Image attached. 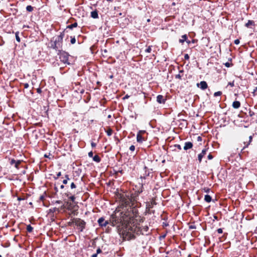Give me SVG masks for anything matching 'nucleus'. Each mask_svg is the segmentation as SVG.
<instances>
[{
  "label": "nucleus",
  "mask_w": 257,
  "mask_h": 257,
  "mask_svg": "<svg viewBox=\"0 0 257 257\" xmlns=\"http://www.w3.org/2000/svg\"><path fill=\"white\" fill-rule=\"evenodd\" d=\"M240 102L239 101H234L232 103V107L235 109H237L240 107Z\"/></svg>",
  "instance_id": "17"
},
{
  "label": "nucleus",
  "mask_w": 257,
  "mask_h": 257,
  "mask_svg": "<svg viewBox=\"0 0 257 257\" xmlns=\"http://www.w3.org/2000/svg\"><path fill=\"white\" fill-rule=\"evenodd\" d=\"M61 176V173L60 172H58L57 174H56V177H54V179H58V178L59 177H60Z\"/></svg>",
  "instance_id": "39"
},
{
  "label": "nucleus",
  "mask_w": 257,
  "mask_h": 257,
  "mask_svg": "<svg viewBox=\"0 0 257 257\" xmlns=\"http://www.w3.org/2000/svg\"><path fill=\"white\" fill-rule=\"evenodd\" d=\"M212 198L209 195H205L204 200L208 203H209L211 201Z\"/></svg>",
  "instance_id": "22"
},
{
  "label": "nucleus",
  "mask_w": 257,
  "mask_h": 257,
  "mask_svg": "<svg viewBox=\"0 0 257 257\" xmlns=\"http://www.w3.org/2000/svg\"><path fill=\"white\" fill-rule=\"evenodd\" d=\"M193 143L191 142H187L185 143L184 146V150L187 151L189 149H191L193 148Z\"/></svg>",
  "instance_id": "14"
},
{
  "label": "nucleus",
  "mask_w": 257,
  "mask_h": 257,
  "mask_svg": "<svg viewBox=\"0 0 257 257\" xmlns=\"http://www.w3.org/2000/svg\"><path fill=\"white\" fill-rule=\"evenodd\" d=\"M67 183H68V181L67 180V179H64V180H63V183L64 184H67Z\"/></svg>",
  "instance_id": "58"
},
{
  "label": "nucleus",
  "mask_w": 257,
  "mask_h": 257,
  "mask_svg": "<svg viewBox=\"0 0 257 257\" xmlns=\"http://www.w3.org/2000/svg\"><path fill=\"white\" fill-rule=\"evenodd\" d=\"M55 203L57 204H60L61 203H62V201L61 200H57L56 201Z\"/></svg>",
  "instance_id": "63"
},
{
  "label": "nucleus",
  "mask_w": 257,
  "mask_h": 257,
  "mask_svg": "<svg viewBox=\"0 0 257 257\" xmlns=\"http://www.w3.org/2000/svg\"><path fill=\"white\" fill-rule=\"evenodd\" d=\"M203 190L204 191V192L208 193L209 192L210 189L207 187H205L203 188Z\"/></svg>",
  "instance_id": "46"
},
{
  "label": "nucleus",
  "mask_w": 257,
  "mask_h": 257,
  "mask_svg": "<svg viewBox=\"0 0 257 257\" xmlns=\"http://www.w3.org/2000/svg\"><path fill=\"white\" fill-rule=\"evenodd\" d=\"M138 229V231H140V233L142 234L148 235L149 233H148L149 230V227L147 225L142 226V227H139Z\"/></svg>",
  "instance_id": "11"
},
{
  "label": "nucleus",
  "mask_w": 257,
  "mask_h": 257,
  "mask_svg": "<svg viewBox=\"0 0 257 257\" xmlns=\"http://www.w3.org/2000/svg\"><path fill=\"white\" fill-rule=\"evenodd\" d=\"M118 173H120L122 174L123 173V171L122 169L118 170L117 171H115V174L116 175H118Z\"/></svg>",
  "instance_id": "32"
},
{
  "label": "nucleus",
  "mask_w": 257,
  "mask_h": 257,
  "mask_svg": "<svg viewBox=\"0 0 257 257\" xmlns=\"http://www.w3.org/2000/svg\"><path fill=\"white\" fill-rule=\"evenodd\" d=\"M73 222L79 227L80 231H83L85 227L86 222L79 218H74L73 219Z\"/></svg>",
  "instance_id": "5"
},
{
  "label": "nucleus",
  "mask_w": 257,
  "mask_h": 257,
  "mask_svg": "<svg viewBox=\"0 0 257 257\" xmlns=\"http://www.w3.org/2000/svg\"><path fill=\"white\" fill-rule=\"evenodd\" d=\"M169 225V224L167 223H165V222H163V226L164 227H166V226H168Z\"/></svg>",
  "instance_id": "61"
},
{
  "label": "nucleus",
  "mask_w": 257,
  "mask_h": 257,
  "mask_svg": "<svg viewBox=\"0 0 257 257\" xmlns=\"http://www.w3.org/2000/svg\"><path fill=\"white\" fill-rule=\"evenodd\" d=\"M26 10L29 12H31L33 11L34 8L31 6H27L26 7Z\"/></svg>",
  "instance_id": "27"
},
{
  "label": "nucleus",
  "mask_w": 257,
  "mask_h": 257,
  "mask_svg": "<svg viewBox=\"0 0 257 257\" xmlns=\"http://www.w3.org/2000/svg\"><path fill=\"white\" fill-rule=\"evenodd\" d=\"M105 132L107 134L108 136H110L112 135L113 131L110 127H108L107 130L105 131Z\"/></svg>",
  "instance_id": "25"
},
{
  "label": "nucleus",
  "mask_w": 257,
  "mask_h": 257,
  "mask_svg": "<svg viewBox=\"0 0 257 257\" xmlns=\"http://www.w3.org/2000/svg\"><path fill=\"white\" fill-rule=\"evenodd\" d=\"M252 140V136H250L249 137L248 141H244L243 144L244 146L243 148V149H244L245 148H247L249 146V145L250 144Z\"/></svg>",
  "instance_id": "15"
},
{
  "label": "nucleus",
  "mask_w": 257,
  "mask_h": 257,
  "mask_svg": "<svg viewBox=\"0 0 257 257\" xmlns=\"http://www.w3.org/2000/svg\"><path fill=\"white\" fill-rule=\"evenodd\" d=\"M97 222L99 226L101 227H105L108 224H110L109 220H105L103 217H101L98 219Z\"/></svg>",
  "instance_id": "8"
},
{
  "label": "nucleus",
  "mask_w": 257,
  "mask_h": 257,
  "mask_svg": "<svg viewBox=\"0 0 257 257\" xmlns=\"http://www.w3.org/2000/svg\"><path fill=\"white\" fill-rule=\"evenodd\" d=\"M222 94V92L221 91H217V92H216L214 93V96H220Z\"/></svg>",
  "instance_id": "34"
},
{
  "label": "nucleus",
  "mask_w": 257,
  "mask_h": 257,
  "mask_svg": "<svg viewBox=\"0 0 257 257\" xmlns=\"http://www.w3.org/2000/svg\"><path fill=\"white\" fill-rule=\"evenodd\" d=\"M77 23L75 22L71 25L67 26V29H72L74 28L77 27Z\"/></svg>",
  "instance_id": "23"
},
{
  "label": "nucleus",
  "mask_w": 257,
  "mask_h": 257,
  "mask_svg": "<svg viewBox=\"0 0 257 257\" xmlns=\"http://www.w3.org/2000/svg\"><path fill=\"white\" fill-rule=\"evenodd\" d=\"M23 85L25 88H28L29 86V85L28 83H24Z\"/></svg>",
  "instance_id": "52"
},
{
  "label": "nucleus",
  "mask_w": 257,
  "mask_h": 257,
  "mask_svg": "<svg viewBox=\"0 0 257 257\" xmlns=\"http://www.w3.org/2000/svg\"><path fill=\"white\" fill-rule=\"evenodd\" d=\"M66 196L72 202H74L75 200V197L74 195H71L70 193H67L65 194Z\"/></svg>",
  "instance_id": "18"
},
{
  "label": "nucleus",
  "mask_w": 257,
  "mask_h": 257,
  "mask_svg": "<svg viewBox=\"0 0 257 257\" xmlns=\"http://www.w3.org/2000/svg\"><path fill=\"white\" fill-rule=\"evenodd\" d=\"M151 209L152 208H148L147 206H146V211H147V212L149 213V214L154 213H155V210H152Z\"/></svg>",
  "instance_id": "28"
},
{
  "label": "nucleus",
  "mask_w": 257,
  "mask_h": 257,
  "mask_svg": "<svg viewBox=\"0 0 257 257\" xmlns=\"http://www.w3.org/2000/svg\"><path fill=\"white\" fill-rule=\"evenodd\" d=\"M152 51V46H149L146 50L145 52L147 53H150Z\"/></svg>",
  "instance_id": "36"
},
{
  "label": "nucleus",
  "mask_w": 257,
  "mask_h": 257,
  "mask_svg": "<svg viewBox=\"0 0 257 257\" xmlns=\"http://www.w3.org/2000/svg\"><path fill=\"white\" fill-rule=\"evenodd\" d=\"M46 195V192H44L42 195L40 196V197L39 198V200L41 201H44Z\"/></svg>",
  "instance_id": "29"
},
{
  "label": "nucleus",
  "mask_w": 257,
  "mask_h": 257,
  "mask_svg": "<svg viewBox=\"0 0 257 257\" xmlns=\"http://www.w3.org/2000/svg\"><path fill=\"white\" fill-rule=\"evenodd\" d=\"M119 205L124 210L121 212L115 211L112 214L109 220V223L113 226H116L119 233H121L127 240L135 239L133 232L136 231L137 229L136 218L139 214L138 208L131 205L126 207L120 202Z\"/></svg>",
  "instance_id": "1"
},
{
  "label": "nucleus",
  "mask_w": 257,
  "mask_h": 257,
  "mask_svg": "<svg viewBox=\"0 0 257 257\" xmlns=\"http://www.w3.org/2000/svg\"><path fill=\"white\" fill-rule=\"evenodd\" d=\"M72 223H74L73 222V219L72 220V221H70L68 223V224L69 226H71V225L72 224Z\"/></svg>",
  "instance_id": "60"
},
{
  "label": "nucleus",
  "mask_w": 257,
  "mask_h": 257,
  "mask_svg": "<svg viewBox=\"0 0 257 257\" xmlns=\"http://www.w3.org/2000/svg\"><path fill=\"white\" fill-rule=\"evenodd\" d=\"M174 147L177 148L179 150H181V149H182V148H181V146L180 145H178V144L175 145L174 146Z\"/></svg>",
  "instance_id": "40"
},
{
  "label": "nucleus",
  "mask_w": 257,
  "mask_h": 257,
  "mask_svg": "<svg viewBox=\"0 0 257 257\" xmlns=\"http://www.w3.org/2000/svg\"><path fill=\"white\" fill-rule=\"evenodd\" d=\"M130 150L132 151V152H134L135 150V146L134 145H132L131 146H130Z\"/></svg>",
  "instance_id": "41"
},
{
  "label": "nucleus",
  "mask_w": 257,
  "mask_h": 257,
  "mask_svg": "<svg viewBox=\"0 0 257 257\" xmlns=\"http://www.w3.org/2000/svg\"><path fill=\"white\" fill-rule=\"evenodd\" d=\"M234 43L236 45H238L240 43V41L239 39H236L234 40Z\"/></svg>",
  "instance_id": "49"
},
{
  "label": "nucleus",
  "mask_w": 257,
  "mask_h": 257,
  "mask_svg": "<svg viewBox=\"0 0 257 257\" xmlns=\"http://www.w3.org/2000/svg\"><path fill=\"white\" fill-rule=\"evenodd\" d=\"M197 141H202V138L200 136H198L197 137Z\"/></svg>",
  "instance_id": "59"
},
{
  "label": "nucleus",
  "mask_w": 257,
  "mask_h": 257,
  "mask_svg": "<svg viewBox=\"0 0 257 257\" xmlns=\"http://www.w3.org/2000/svg\"><path fill=\"white\" fill-rule=\"evenodd\" d=\"M146 133L145 131H139L137 135V141L139 143H142L143 142L145 141V138L143 137V135Z\"/></svg>",
  "instance_id": "6"
},
{
  "label": "nucleus",
  "mask_w": 257,
  "mask_h": 257,
  "mask_svg": "<svg viewBox=\"0 0 257 257\" xmlns=\"http://www.w3.org/2000/svg\"><path fill=\"white\" fill-rule=\"evenodd\" d=\"M66 203L65 204H63V205L61 206V209H64V208H66Z\"/></svg>",
  "instance_id": "62"
},
{
  "label": "nucleus",
  "mask_w": 257,
  "mask_h": 257,
  "mask_svg": "<svg viewBox=\"0 0 257 257\" xmlns=\"http://www.w3.org/2000/svg\"><path fill=\"white\" fill-rule=\"evenodd\" d=\"M101 252V250L100 249V248H98L97 249V250H96V253H97V254L98 253H100Z\"/></svg>",
  "instance_id": "57"
},
{
  "label": "nucleus",
  "mask_w": 257,
  "mask_h": 257,
  "mask_svg": "<svg viewBox=\"0 0 257 257\" xmlns=\"http://www.w3.org/2000/svg\"><path fill=\"white\" fill-rule=\"evenodd\" d=\"M196 85L198 87L203 90L208 88V84L205 81H202L199 83H197Z\"/></svg>",
  "instance_id": "10"
},
{
  "label": "nucleus",
  "mask_w": 257,
  "mask_h": 257,
  "mask_svg": "<svg viewBox=\"0 0 257 257\" xmlns=\"http://www.w3.org/2000/svg\"><path fill=\"white\" fill-rule=\"evenodd\" d=\"M16 39L18 42H20L21 39L19 36V32L16 33Z\"/></svg>",
  "instance_id": "31"
},
{
  "label": "nucleus",
  "mask_w": 257,
  "mask_h": 257,
  "mask_svg": "<svg viewBox=\"0 0 257 257\" xmlns=\"http://www.w3.org/2000/svg\"><path fill=\"white\" fill-rule=\"evenodd\" d=\"M248 113H249V116H252L253 115H254V112L253 111H252L251 109L249 110Z\"/></svg>",
  "instance_id": "38"
},
{
  "label": "nucleus",
  "mask_w": 257,
  "mask_h": 257,
  "mask_svg": "<svg viewBox=\"0 0 257 257\" xmlns=\"http://www.w3.org/2000/svg\"><path fill=\"white\" fill-rule=\"evenodd\" d=\"M189 58H190V57H189V55H188V54H185L184 55V59H185V60H189Z\"/></svg>",
  "instance_id": "45"
},
{
  "label": "nucleus",
  "mask_w": 257,
  "mask_h": 257,
  "mask_svg": "<svg viewBox=\"0 0 257 257\" xmlns=\"http://www.w3.org/2000/svg\"><path fill=\"white\" fill-rule=\"evenodd\" d=\"M88 155L89 157H90V158H93V153L92 151H90V152H89Z\"/></svg>",
  "instance_id": "43"
},
{
  "label": "nucleus",
  "mask_w": 257,
  "mask_h": 257,
  "mask_svg": "<svg viewBox=\"0 0 257 257\" xmlns=\"http://www.w3.org/2000/svg\"><path fill=\"white\" fill-rule=\"evenodd\" d=\"M257 92V86L255 87L254 89H253V91L252 92L253 95L255 96V93Z\"/></svg>",
  "instance_id": "48"
},
{
  "label": "nucleus",
  "mask_w": 257,
  "mask_h": 257,
  "mask_svg": "<svg viewBox=\"0 0 257 257\" xmlns=\"http://www.w3.org/2000/svg\"><path fill=\"white\" fill-rule=\"evenodd\" d=\"M166 101V99H165L162 95H158L157 96V101L159 103H163L165 104Z\"/></svg>",
  "instance_id": "13"
},
{
  "label": "nucleus",
  "mask_w": 257,
  "mask_h": 257,
  "mask_svg": "<svg viewBox=\"0 0 257 257\" xmlns=\"http://www.w3.org/2000/svg\"><path fill=\"white\" fill-rule=\"evenodd\" d=\"M70 42H71V43L72 44H74L75 43V42H76V39H75V37H71V41H70Z\"/></svg>",
  "instance_id": "35"
},
{
  "label": "nucleus",
  "mask_w": 257,
  "mask_h": 257,
  "mask_svg": "<svg viewBox=\"0 0 257 257\" xmlns=\"http://www.w3.org/2000/svg\"><path fill=\"white\" fill-rule=\"evenodd\" d=\"M207 158L208 160H211L213 158V156L212 155V154L211 153H210L208 156H207Z\"/></svg>",
  "instance_id": "42"
},
{
  "label": "nucleus",
  "mask_w": 257,
  "mask_h": 257,
  "mask_svg": "<svg viewBox=\"0 0 257 257\" xmlns=\"http://www.w3.org/2000/svg\"><path fill=\"white\" fill-rule=\"evenodd\" d=\"M217 231L218 233H222V232H223V230H222V228H218L217 230Z\"/></svg>",
  "instance_id": "54"
},
{
  "label": "nucleus",
  "mask_w": 257,
  "mask_h": 257,
  "mask_svg": "<svg viewBox=\"0 0 257 257\" xmlns=\"http://www.w3.org/2000/svg\"><path fill=\"white\" fill-rule=\"evenodd\" d=\"M97 253L93 254L91 255V257H97Z\"/></svg>",
  "instance_id": "64"
},
{
  "label": "nucleus",
  "mask_w": 257,
  "mask_h": 257,
  "mask_svg": "<svg viewBox=\"0 0 257 257\" xmlns=\"http://www.w3.org/2000/svg\"><path fill=\"white\" fill-rule=\"evenodd\" d=\"M187 39V35L186 34L182 36V39L179 40V42L183 44L185 41H186Z\"/></svg>",
  "instance_id": "20"
},
{
  "label": "nucleus",
  "mask_w": 257,
  "mask_h": 257,
  "mask_svg": "<svg viewBox=\"0 0 257 257\" xmlns=\"http://www.w3.org/2000/svg\"><path fill=\"white\" fill-rule=\"evenodd\" d=\"M130 97V95H128V94H126L125 95L123 98H122V99L123 100H125L126 99H128L129 97Z\"/></svg>",
  "instance_id": "50"
},
{
  "label": "nucleus",
  "mask_w": 257,
  "mask_h": 257,
  "mask_svg": "<svg viewBox=\"0 0 257 257\" xmlns=\"http://www.w3.org/2000/svg\"><path fill=\"white\" fill-rule=\"evenodd\" d=\"M65 179H67V181L70 180L68 175L66 174L65 175Z\"/></svg>",
  "instance_id": "55"
},
{
  "label": "nucleus",
  "mask_w": 257,
  "mask_h": 257,
  "mask_svg": "<svg viewBox=\"0 0 257 257\" xmlns=\"http://www.w3.org/2000/svg\"><path fill=\"white\" fill-rule=\"evenodd\" d=\"M91 147L92 148H95L96 147V144L94 143V142H92L91 143Z\"/></svg>",
  "instance_id": "53"
},
{
  "label": "nucleus",
  "mask_w": 257,
  "mask_h": 257,
  "mask_svg": "<svg viewBox=\"0 0 257 257\" xmlns=\"http://www.w3.org/2000/svg\"><path fill=\"white\" fill-rule=\"evenodd\" d=\"M91 17L93 19H97L98 18V12L97 10H95L91 12Z\"/></svg>",
  "instance_id": "19"
},
{
  "label": "nucleus",
  "mask_w": 257,
  "mask_h": 257,
  "mask_svg": "<svg viewBox=\"0 0 257 257\" xmlns=\"http://www.w3.org/2000/svg\"><path fill=\"white\" fill-rule=\"evenodd\" d=\"M183 77V74H178L175 75V78L178 79L179 80H182V78Z\"/></svg>",
  "instance_id": "30"
},
{
  "label": "nucleus",
  "mask_w": 257,
  "mask_h": 257,
  "mask_svg": "<svg viewBox=\"0 0 257 257\" xmlns=\"http://www.w3.org/2000/svg\"><path fill=\"white\" fill-rule=\"evenodd\" d=\"M70 188L71 189H74L76 188V185L74 182H72L70 185Z\"/></svg>",
  "instance_id": "33"
},
{
  "label": "nucleus",
  "mask_w": 257,
  "mask_h": 257,
  "mask_svg": "<svg viewBox=\"0 0 257 257\" xmlns=\"http://www.w3.org/2000/svg\"><path fill=\"white\" fill-rule=\"evenodd\" d=\"M250 25H254V22L252 20H248L247 23L245 24L246 27H249Z\"/></svg>",
  "instance_id": "24"
},
{
  "label": "nucleus",
  "mask_w": 257,
  "mask_h": 257,
  "mask_svg": "<svg viewBox=\"0 0 257 257\" xmlns=\"http://www.w3.org/2000/svg\"><path fill=\"white\" fill-rule=\"evenodd\" d=\"M228 85H230L231 87H233L234 86V81L228 82Z\"/></svg>",
  "instance_id": "44"
},
{
  "label": "nucleus",
  "mask_w": 257,
  "mask_h": 257,
  "mask_svg": "<svg viewBox=\"0 0 257 257\" xmlns=\"http://www.w3.org/2000/svg\"><path fill=\"white\" fill-rule=\"evenodd\" d=\"M33 230V227L30 225H28L27 226V230L29 232H32Z\"/></svg>",
  "instance_id": "26"
},
{
  "label": "nucleus",
  "mask_w": 257,
  "mask_h": 257,
  "mask_svg": "<svg viewBox=\"0 0 257 257\" xmlns=\"http://www.w3.org/2000/svg\"><path fill=\"white\" fill-rule=\"evenodd\" d=\"M156 204L157 202H156V199L155 198H153L150 201L146 202V206L149 208H153L154 206Z\"/></svg>",
  "instance_id": "12"
},
{
  "label": "nucleus",
  "mask_w": 257,
  "mask_h": 257,
  "mask_svg": "<svg viewBox=\"0 0 257 257\" xmlns=\"http://www.w3.org/2000/svg\"><path fill=\"white\" fill-rule=\"evenodd\" d=\"M64 31L61 32L59 35L53 37L49 43V47L56 51L60 50L63 45V39L64 37Z\"/></svg>",
  "instance_id": "3"
},
{
  "label": "nucleus",
  "mask_w": 257,
  "mask_h": 257,
  "mask_svg": "<svg viewBox=\"0 0 257 257\" xmlns=\"http://www.w3.org/2000/svg\"><path fill=\"white\" fill-rule=\"evenodd\" d=\"M66 208L68 210H71L73 209L74 205L70 202H66Z\"/></svg>",
  "instance_id": "16"
},
{
  "label": "nucleus",
  "mask_w": 257,
  "mask_h": 257,
  "mask_svg": "<svg viewBox=\"0 0 257 257\" xmlns=\"http://www.w3.org/2000/svg\"><path fill=\"white\" fill-rule=\"evenodd\" d=\"M224 65L227 67H229L231 65H232V64L229 63V62L225 63Z\"/></svg>",
  "instance_id": "51"
},
{
  "label": "nucleus",
  "mask_w": 257,
  "mask_h": 257,
  "mask_svg": "<svg viewBox=\"0 0 257 257\" xmlns=\"http://www.w3.org/2000/svg\"><path fill=\"white\" fill-rule=\"evenodd\" d=\"M9 161L11 165H14L17 169H20V165L22 162V160H15L14 159H9Z\"/></svg>",
  "instance_id": "7"
},
{
  "label": "nucleus",
  "mask_w": 257,
  "mask_h": 257,
  "mask_svg": "<svg viewBox=\"0 0 257 257\" xmlns=\"http://www.w3.org/2000/svg\"><path fill=\"white\" fill-rule=\"evenodd\" d=\"M5 43V41L3 40V37L0 38V46H3Z\"/></svg>",
  "instance_id": "37"
},
{
  "label": "nucleus",
  "mask_w": 257,
  "mask_h": 257,
  "mask_svg": "<svg viewBox=\"0 0 257 257\" xmlns=\"http://www.w3.org/2000/svg\"><path fill=\"white\" fill-rule=\"evenodd\" d=\"M37 92L38 93H41L42 92V90H41V89L40 88H38L37 89Z\"/></svg>",
  "instance_id": "56"
},
{
  "label": "nucleus",
  "mask_w": 257,
  "mask_h": 257,
  "mask_svg": "<svg viewBox=\"0 0 257 257\" xmlns=\"http://www.w3.org/2000/svg\"><path fill=\"white\" fill-rule=\"evenodd\" d=\"M208 148H205L203 149L199 154L198 155V160L199 163H200L202 162V158L206 155Z\"/></svg>",
  "instance_id": "9"
},
{
  "label": "nucleus",
  "mask_w": 257,
  "mask_h": 257,
  "mask_svg": "<svg viewBox=\"0 0 257 257\" xmlns=\"http://www.w3.org/2000/svg\"><path fill=\"white\" fill-rule=\"evenodd\" d=\"M92 159L94 161L97 163H99L101 161V158L97 155H96L94 156H93Z\"/></svg>",
  "instance_id": "21"
},
{
  "label": "nucleus",
  "mask_w": 257,
  "mask_h": 257,
  "mask_svg": "<svg viewBox=\"0 0 257 257\" xmlns=\"http://www.w3.org/2000/svg\"><path fill=\"white\" fill-rule=\"evenodd\" d=\"M143 185L142 183L139 184V187L137 186L134 188V193H131L128 192H123L117 194L116 197L122 205L126 207L131 205V207H136L137 208L140 204L138 202V197L140 194L143 191Z\"/></svg>",
  "instance_id": "2"
},
{
  "label": "nucleus",
  "mask_w": 257,
  "mask_h": 257,
  "mask_svg": "<svg viewBox=\"0 0 257 257\" xmlns=\"http://www.w3.org/2000/svg\"><path fill=\"white\" fill-rule=\"evenodd\" d=\"M58 55H59V58L61 62L64 64H70L68 61L69 55L68 53L60 50L58 51Z\"/></svg>",
  "instance_id": "4"
},
{
  "label": "nucleus",
  "mask_w": 257,
  "mask_h": 257,
  "mask_svg": "<svg viewBox=\"0 0 257 257\" xmlns=\"http://www.w3.org/2000/svg\"><path fill=\"white\" fill-rule=\"evenodd\" d=\"M189 229H196V226L195 225H191L189 227Z\"/></svg>",
  "instance_id": "47"
}]
</instances>
